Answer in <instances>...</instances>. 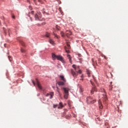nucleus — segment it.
<instances>
[{
    "instance_id": "obj_1",
    "label": "nucleus",
    "mask_w": 128,
    "mask_h": 128,
    "mask_svg": "<svg viewBox=\"0 0 128 128\" xmlns=\"http://www.w3.org/2000/svg\"><path fill=\"white\" fill-rule=\"evenodd\" d=\"M72 68H74V70H71V72L72 75L74 78H76V76H78V74H82V70H80V66H76V64H73L72 65Z\"/></svg>"
},
{
    "instance_id": "obj_2",
    "label": "nucleus",
    "mask_w": 128,
    "mask_h": 128,
    "mask_svg": "<svg viewBox=\"0 0 128 128\" xmlns=\"http://www.w3.org/2000/svg\"><path fill=\"white\" fill-rule=\"evenodd\" d=\"M34 18L36 20H40V22L44 20V19L42 18V13H40V12H37L35 14Z\"/></svg>"
},
{
    "instance_id": "obj_3",
    "label": "nucleus",
    "mask_w": 128,
    "mask_h": 128,
    "mask_svg": "<svg viewBox=\"0 0 128 128\" xmlns=\"http://www.w3.org/2000/svg\"><path fill=\"white\" fill-rule=\"evenodd\" d=\"M52 58L53 60H54L56 58L58 60H60V62H62L63 64L64 62V58H62V56L60 55L56 56L54 54H52Z\"/></svg>"
},
{
    "instance_id": "obj_4",
    "label": "nucleus",
    "mask_w": 128,
    "mask_h": 128,
    "mask_svg": "<svg viewBox=\"0 0 128 128\" xmlns=\"http://www.w3.org/2000/svg\"><path fill=\"white\" fill-rule=\"evenodd\" d=\"M63 90H64V98L66 100H68V90H70V89H68V88H64Z\"/></svg>"
},
{
    "instance_id": "obj_5",
    "label": "nucleus",
    "mask_w": 128,
    "mask_h": 128,
    "mask_svg": "<svg viewBox=\"0 0 128 128\" xmlns=\"http://www.w3.org/2000/svg\"><path fill=\"white\" fill-rule=\"evenodd\" d=\"M32 83L33 84L34 86H38V88H40V90H42V87L40 86V82L36 80V81H34L32 80Z\"/></svg>"
},
{
    "instance_id": "obj_6",
    "label": "nucleus",
    "mask_w": 128,
    "mask_h": 128,
    "mask_svg": "<svg viewBox=\"0 0 128 128\" xmlns=\"http://www.w3.org/2000/svg\"><path fill=\"white\" fill-rule=\"evenodd\" d=\"M87 102H90V104H94V102H96V100H92V98L90 97H89L87 99Z\"/></svg>"
},
{
    "instance_id": "obj_7",
    "label": "nucleus",
    "mask_w": 128,
    "mask_h": 128,
    "mask_svg": "<svg viewBox=\"0 0 128 128\" xmlns=\"http://www.w3.org/2000/svg\"><path fill=\"white\" fill-rule=\"evenodd\" d=\"M72 31H70V30H67L66 31V36H68H68H72Z\"/></svg>"
},
{
    "instance_id": "obj_8",
    "label": "nucleus",
    "mask_w": 128,
    "mask_h": 128,
    "mask_svg": "<svg viewBox=\"0 0 128 128\" xmlns=\"http://www.w3.org/2000/svg\"><path fill=\"white\" fill-rule=\"evenodd\" d=\"M57 84L60 86H64V84H66V81H60L58 82Z\"/></svg>"
},
{
    "instance_id": "obj_9",
    "label": "nucleus",
    "mask_w": 128,
    "mask_h": 128,
    "mask_svg": "<svg viewBox=\"0 0 128 128\" xmlns=\"http://www.w3.org/2000/svg\"><path fill=\"white\" fill-rule=\"evenodd\" d=\"M86 72L88 78H90V74H92V71L88 69H86Z\"/></svg>"
},
{
    "instance_id": "obj_10",
    "label": "nucleus",
    "mask_w": 128,
    "mask_h": 128,
    "mask_svg": "<svg viewBox=\"0 0 128 128\" xmlns=\"http://www.w3.org/2000/svg\"><path fill=\"white\" fill-rule=\"evenodd\" d=\"M90 82L93 86H96V81H92V80H90Z\"/></svg>"
},
{
    "instance_id": "obj_11",
    "label": "nucleus",
    "mask_w": 128,
    "mask_h": 128,
    "mask_svg": "<svg viewBox=\"0 0 128 128\" xmlns=\"http://www.w3.org/2000/svg\"><path fill=\"white\" fill-rule=\"evenodd\" d=\"M67 57L68 58V60H69V62L70 64H72V56H70V54H68L67 55Z\"/></svg>"
},
{
    "instance_id": "obj_12",
    "label": "nucleus",
    "mask_w": 128,
    "mask_h": 128,
    "mask_svg": "<svg viewBox=\"0 0 128 128\" xmlns=\"http://www.w3.org/2000/svg\"><path fill=\"white\" fill-rule=\"evenodd\" d=\"M98 102L100 108L102 109V108H103V106H102V102H100V100L98 101Z\"/></svg>"
},
{
    "instance_id": "obj_13",
    "label": "nucleus",
    "mask_w": 128,
    "mask_h": 128,
    "mask_svg": "<svg viewBox=\"0 0 128 128\" xmlns=\"http://www.w3.org/2000/svg\"><path fill=\"white\" fill-rule=\"evenodd\" d=\"M94 92H96V86L93 88L92 90H91V94H94Z\"/></svg>"
},
{
    "instance_id": "obj_14",
    "label": "nucleus",
    "mask_w": 128,
    "mask_h": 128,
    "mask_svg": "<svg viewBox=\"0 0 128 128\" xmlns=\"http://www.w3.org/2000/svg\"><path fill=\"white\" fill-rule=\"evenodd\" d=\"M59 106H58V108L60 110V108H64V104H62V102H60L59 104Z\"/></svg>"
},
{
    "instance_id": "obj_15",
    "label": "nucleus",
    "mask_w": 128,
    "mask_h": 128,
    "mask_svg": "<svg viewBox=\"0 0 128 128\" xmlns=\"http://www.w3.org/2000/svg\"><path fill=\"white\" fill-rule=\"evenodd\" d=\"M60 78L62 80H66V78H64V76H60Z\"/></svg>"
},
{
    "instance_id": "obj_16",
    "label": "nucleus",
    "mask_w": 128,
    "mask_h": 128,
    "mask_svg": "<svg viewBox=\"0 0 128 128\" xmlns=\"http://www.w3.org/2000/svg\"><path fill=\"white\" fill-rule=\"evenodd\" d=\"M64 50H66V52L67 53V54H70V50H68V49L66 48V47H65L64 48Z\"/></svg>"
},
{
    "instance_id": "obj_17",
    "label": "nucleus",
    "mask_w": 128,
    "mask_h": 128,
    "mask_svg": "<svg viewBox=\"0 0 128 128\" xmlns=\"http://www.w3.org/2000/svg\"><path fill=\"white\" fill-rule=\"evenodd\" d=\"M66 44L68 46V50H70V45L68 42H67Z\"/></svg>"
},
{
    "instance_id": "obj_18",
    "label": "nucleus",
    "mask_w": 128,
    "mask_h": 128,
    "mask_svg": "<svg viewBox=\"0 0 128 128\" xmlns=\"http://www.w3.org/2000/svg\"><path fill=\"white\" fill-rule=\"evenodd\" d=\"M54 36L55 38H60V36H57L56 34H54Z\"/></svg>"
},
{
    "instance_id": "obj_19",
    "label": "nucleus",
    "mask_w": 128,
    "mask_h": 128,
    "mask_svg": "<svg viewBox=\"0 0 128 128\" xmlns=\"http://www.w3.org/2000/svg\"><path fill=\"white\" fill-rule=\"evenodd\" d=\"M49 42H50V44H54V41L52 40H49Z\"/></svg>"
},
{
    "instance_id": "obj_20",
    "label": "nucleus",
    "mask_w": 128,
    "mask_h": 128,
    "mask_svg": "<svg viewBox=\"0 0 128 128\" xmlns=\"http://www.w3.org/2000/svg\"><path fill=\"white\" fill-rule=\"evenodd\" d=\"M46 38H50V34L49 33H46Z\"/></svg>"
},
{
    "instance_id": "obj_21",
    "label": "nucleus",
    "mask_w": 128,
    "mask_h": 128,
    "mask_svg": "<svg viewBox=\"0 0 128 128\" xmlns=\"http://www.w3.org/2000/svg\"><path fill=\"white\" fill-rule=\"evenodd\" d=\"M80 92H84V89H82V88L80 87Z\"/></svg>"
},
{
    "instance_id": "obj_22",
    "label": "nucleus",
    "mask_w": 128,
    "mask_h": 128,
    "mask_svg": "<svg viewBox=\"0 0 128 128\" xmlns=\"http://www.w3.org/2000/svg\"><path fill=\"white\" fill-rule=\"evenodd\" d=\"M104 100L106 101L108 100V98H106V96H104Z\"/></svg>"
},
{
    "instance_id": "obj_23",
    "label": "nucleus",
    "mask_w": 128,
    "mask_h": 128,
    "mask_svg": "<svg viewBox=\"0 0 128 128\" xmlns=\"http://www.w3.org/2000/svg\"><path fill=\"white\" fill-rule=\"evenodd\" d=\"M53 108H58V104H54Z\"/></svg>"
},
{
    "instance_id": "obj_24",
    "label": "nucleus",
    "mask_w": 128,
    "mask_h": 128,
    "mask_svg": "<svg viewBox=\"0 0 128 128\" xmlns=\"http://www.w3.org/2000/svg\"><path fill=\"white\" fill-rule=\"evenodd\" d=\"M61 36L64 38V34L63 32H61Z\"/></svg>"
},
{
    "instance_id": "obj_25",
    "label": "nucleus",
    "mask_w": 128,
    "mask_h": 128,
    "mask_svg": "<svg viewBox=\"0 0 128 128\" xmlns=\"http://www.w3.org/2000/svg\"><path fill=\"white\" fill-rule=\"evenodd\" d=\"M42 12H43V14H46V9L43 8V10H42Z\"/></svg>"
},
{
    "instance_id": "obj_26",
    "label": "nucleus",
    "mask_w": 128,
    "mask_h": 128,
    "mask_svg": "<svg viewBox=\"0 0 128 128\" xmlns=\"http://www.w3.org/2000/svg\"><path fill=\"white\" fill-rule=\"evenodd\" d=\"M50 98H52V93H50Z\"/></svg>"
},
{
    "instance_id": "obj_27",
    "label": "nucleus",
    "mask_w": 128,
    "mask_h": 128,
    "mask_svg": "<svg viewBox=\"0 0 128 128\" xmlns=\"http://www.w3.org/2000/svg\"><path fill=\"white\" fill-rule=\"evenodd\" d=\"M8 59L10 60V62H12V58H10V56H8Z\"/></svg>"
},
{
    "instance_id": "obj_28",
    "label": "nucleus",
    "mask_w": 128,
    "mask_h": 128,
    "mask_svg": "<svg viewBox=\"0 0 128 128\" xmlns=\"http://www.w3.org/2000/svg\"><path fill=\"white\" fill-rule=\"evenodd\" d=\"M21 52H24V50L23 48H22Z\"/></svg>"
},
{
    "instance_id": "obj_29",
    "label": "nucleus",
    "mask_w": 128,
    "mask_h": 128,
    "mask_svg": "<svg viewBox=\"0 0 128 128\" xmlns=\"http://www.w3.org/2000/svg\"><path fill=\"white\" fill-rule=\"evenodd\" d=\"M110 88H109V90L110 92V90H112V86H110Z\"/></svg>"
},
{
    "instance_id": "obj_30",
    "label": "nucleus",
    "mask_w": 128,
    "mask_h": 128,
    "mask_svg": "<svg viewBox=\"0 0 128 128\" xmlns=\"http://www.w3.org/2000/svg\"><path fill=\"white\" fill-rule=\"evenodd\" d=\"M50 96V94L48 93L46 94V96Z\"/></svg>"
},
{
    "instance_id": "obj_31",
    "label": "nucleus",
    "mask_w": 128,
    "mask_h": 128,
    "mask_svg": "<svg viewBox=\"0 0 128 128\" xmlns=\"http://www.w3.org/2000/svg\"><path fill=\"white\" fill-rule=\"evenodd\" d=\"M64 112H68V110H66V109H65V111H64Z\"/></svg>"
},
{
    "instance_id": "obj_32",
    "label": "nucleus",
    "mask_w": 128,
    "mask_h": 128,
    "mask_svg": "<svg viewBox=\"0 0 128 128\" xmlns=\"http://www.w3.org/2000/svg\"><path fill=\"white\" fill-rule=\"evenodd\" d=\"M30 20L31 22H32V17H30Z\"/></svg>"
},
{
    "instance_id": "obj_33",
    "label": "nucleus",
    "mask_w": 128,
    "mask_h": 128,
    "mask_svg": "<svg viewBox=\"0 0 128 128\" xmlns=\"http://www.w3.org/2000/svg\"><path fill=\"white\" fill-rule=\"evenodd\" d=\"M34 11H32V14H34Z\"/></svg>"
},
{
    "instance_id": "obj_34",
    "label": "nucleus",
    "mask_w": 128,
    "mask_h": 128,
    "mask_svg": "<svg viewBox=\"0 0 128 128\" xmlns=\"http://www.w3.org/2000/svg\"><path fill=\"white\" fill-rule=\"evenodd\" d=\"M12 18H14V16H12Z\"/></svg>"
},
{
    "instance_id": "obj_35",
    "label": "nucleus",
    "mask_w": 128,
    "mask_h": 128,
    "mask_svg": "<svg viewBox=\"0 0 128 128\" xmlns=\"http://www.w3.org/2000/svg\"><path fill=\"white\" fill-rule=\"evenodd\" d=\"M104 58L106 60V56H104Z\"/></svg>"
},
{
    "instance_id": "obj_36",
    "label": "nucleus",
    "mask_w": 128,
    "mask_h": 128,
    "mask_svg": "<svg viewBox=\"0 0 128 128\" xmlns=\"http://www.w3.org/2000/svg\"><path fill=\"white\" fill-rule=\"evenodd\" d=\"M34 0V2H36V0Z\"/></svg>"
},
{
    "instance_id": "obj_37",
    "label": "nucleus",
    "mask_w": 128,
    "mask_h": 128,
    "mask_svg": "<svg viewBox=\"0 0 128 128\" xmlns=\"http://www.w3.org/2000/svg\"><path fill=\"white\" fill-rule=\"evenodd\" d=\"M58 30H60V29L58 28Z\"/></svg>"
},
{
    "instance_id": "obj_38",
    "label": "nucleus",
    "mask_w": 128,
    "mask_h": 128,
    "mask_svg": "<svg viewBox=\"0 0 128 128\" xmlns=\"http://www.w3.org/2000/svg\"><path fill=\"white\" fill-rule=\"evenodd\" d=\"M38 2H40V0H38Z\"/></svg>"
},
{
    "instance_id": "obj_39",
    "label": "nucleus",
    "mask_w": 128,
    "mask_h": 128,
    "mask_svg": "<svg viewBox=\"0 0 128 128\" xmlns=\"http://www.w3.org/2000/svg\"><path fill=\"white\" fill-rule=\"evenodd\" d=\"M22 44V46H24V44Z\"/></svg>"
},
{
    "instance_id": "obj_40",
    "label": "nucleus",
    "mask_w": 128,
    "mask_h": 128,
    "mask_svg": "<svg viewBox=\"0 0 128 128\" xmlns=\"http://www.w3.org/2000/svg\"><path fill=\"white\" fill-rule=\"evenodd\" d=\"M57 88H58V87L57 86Z\"/></svg>"
}]
</instances>
